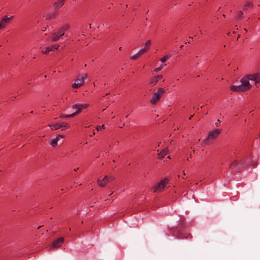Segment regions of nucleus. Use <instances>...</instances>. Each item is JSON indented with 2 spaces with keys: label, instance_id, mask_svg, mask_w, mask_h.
Returning <instances> with one entry per match:
<instances>
[{
  "label": "nucleus",
  "instance_id": "nucleus-26",
  "mask_svg": "<svg viewBox=\"0 0 260 260\" xmlns=\"http://www.w3.org/2000/svg\"><path fill=\"white\" fill-rule=\"evenodd\" d=\"M69 28V26L68 25H65L63 26H62L61 28L59 29H63V32L64 33L65 30H67Z\"/></svg>",
  "mask_w": 260,
  "mask_h": 260
},
{
  "label": "nucleus",
  "instance_id": "nucleus-36",
  "mask_svg": "<svg viewBox=\"0 0 260 260\" xmlns=\"http://www.w3.org/2000/svg\"><path fill=\"white\" fill-rule=\"evenodd\" d=\"M189 39H190L191 40H192V37H189Z\"/></svg>",
  "mask_w": 260,
  "mask_h": 260
},
{
  "label": "nucleus",
  "instance_id": "nucleus-21",
  "mask_svg": "<svg viewBox=\"0 0 260 260\" xmlns=\"http://www.w3.org/2000/svg\"><path fill=\"white\" fill-rule=\"evenodd\" d=\"M171 55L170 54H167L160 59V61L162 62H165L167 59L170 58Z\"/></svg>",
  "mask_w": 260,
  "mask_h": 260
},
{
  "label": "nucleus",
  "instance_id": "nucleus-25",
  "mask_svg": "<svg viewBox=\"0 0 260 260\" xmlns=\"http://www.w3.org/2000/svg\"><path fill=\"white\" fill-rule=\"evenodd\" d=\"M252 7V4L251 3H246V4L244 5V9H246L247 8V7Z\"/></svg>",
  "mask_w": 260,
  "mask_h": 260
},
{
  "label": "nucleus",
  "instance_id": "nucleus-37",
  "mask_svg": "<svg viewBox=\"0 0 260 260\" xmlns=\"http://www.w3.org/2000/svg\"><path fill=\"white\" fill-rule=\"evenodd\" d=\"M192 117V116H189V119H191V118Z\"/></svg>",
  "mask_w": 260,
  "mask_h": 260
},
{
  "label": "nucleus",
  "instance_id": "nucleus-5",
  "mask_svg": "<svg viewBox=\"0 0 260 260\" xmlns=\"http://www.w3.org/2000/svg\"><path fill=\"white\" fill-rule=\"evenodd\" d=\"M89 106L88 104H75L72 107L73 109H76V111L74 112L75 116L80 113L82 110L87 108Z\"/></svg>",
  "mask_w": 260,
  "mask_h": 260
},
{
  "label": "nucleus",
  "instance_id": "nucleus-16",
  "mask_svg": "<svg viewBox=\"0 0 260 260\" xmlns=\"http://www.w3.org/2000/svg\"><path fill=\"white\" fill-rule=\"evenodd\" d=\"M48 126L52 130H56L60 128V125L59 122H54L48 125Z\"/></svg>",
  "mask_w": 260,
  "mask_h": 260
},
{
  "label": "nucleus",
  "instance_id": "nucleus-15",
  "mask_svg": "<svg viewBox=\"0 0 260 260\" xmlns=\"http://www.w3.org/2000/svg\"><path fill=\"white\" fill-rule=\"evenodd\" d=\"M64 241L63 237H60L55 240L52 244V247L54 248H58L61 246V244Z\"/></svg>",
  "mask_w": 260,
  "mask_h": 260
},
{
  "label": "nucleus",
  "instance_id": "nucleus-22",
  "mask_svg": "<svg viewBox=\"0 0 260 260\" xmlns=\"http://www.w3.org/2000/svg\"><path fill=\"white\" fill-rule=\"evenodd\" d=\"M150 45H151V41L148 40L146 42V43L145 44V47H144V48L146 49V50L147 51L149 49Z\"/></svg>",
  "mask_w": 260,
  "mask_h": 260
},
{
  "label": "nucleus",
  "instance_id": "nucleus-14",
  "mask_svg": "<svg viewBox=\"0 0 260 260\" xmlns=\"http://www.w3.org/2000/svg\"><path fill=\"white\" fill-rule=\"evenodd\" d=\"M231 90L236 92H243L245 91L242 84L239 85H232L230 87Z\"/></svg>",
  "mask_w": 260,
  "mask_h": 260
},
{
  "label": "nucleus",
  "instance_id": "nucleus-23",
  "mask_svg": "<svg viewBox=\"0 0 260 260\" xmlns=\"http://www.w3.org/2000/svg\"><path fill=\"white\" fill-rule=\"evenodd\" d=\"M59 123L60 125V128L66 127L67 128H69L70 127L69 124L65 122H61Z\"/></svg>",
  "mask_w": 260,
  "mask_h": 260
},
{
  "label": "nucleus",
  "instance_id": "nucleus-39",
  "mask_svg": "<svg viewBox=\"0 0 260 260\" xmlns=\"http://www.w3.org/2000/svg\"><path fill=\"white\" fill-rule=\"evenodd\" d=\"M200 32L201 34H202V30H200Z\"/></svg>",
  "mask_w": 260,
  "mask_h": 260
},
{
  "label": "nucleus",
  "instance_id": "nucleus-29",
  "mask_svg": "<svg viewBox=\"0 0 260 260\" xmlns=\"http://www.w3.org/2000/svg\"><path fill=\"white\" fill-rule=\"evenodd\" d=\"M139 56V55L138 54V53H136L134 55H133V56H131V58L132 59H136L137 58H138V57Z\"/></svg>",
  "mask_w": 260,
  "mask_h": 260
},
{
  "label": "nucleus",
  "instance_id": "nucleus-33",
  "mask_svg": "<svg viewBox=\"0 0 260 260\" xmlns=\"http://www.w3.org/2000/svg\"><path fill=\"white\" fill-rule=\"evenodd\" d=\"M79 169V168H76L74 169L75 171H77V170Z\"/></svg>",
  "mask_w": 260,
  "mask_h": 260
},
{
  "label": "nucleus",
  "instance_id": "nucleus-40",
  "mask_svg": "<svg viewBox=\"0 0 260 260\" xmlns=\"http://www.w3.org/2000/svg\"><path fill=\"white\" fill-rule=\"evenodd\" d=\"M183 45H181V46H180V48H182V47H183Z\"/></svg>",
  "mask_w": 260,
  "mask_h": 260
},
{
  "label": "nucleus",
  "instance_id": "nucleus-34",
  "mask_svg": "<svg viewBox=\"0 0 260 260\" xmlns=\"http://www.w3.org/2000/svg\"><path fill=\"white\" fill-rule=\"evenodd\" d=\"M119 50L120 51L122 50V47H120L119 48Z\"/></svg>",
  "mask_w": 260,
  "mask_h": 260
},
{
  "label": "nucleus",
  "instance_id": "nucleus-17",
  "mask_svg": "<svg viewBox=\"0 0 260 260\" xmlns=\"http://www.w3.org/2000/svg\"><path fill=\"white\" fill-rule=\"evenodd\" d=\"M66 0H58L54 3V7L55 8H61L64 4Z\"/></svg>",
  "mask_w": 260,
  "mask_h": 260
},
{
  "label": "nucleus",
  "instance_id": "nucleus-9",
  "mask_svg": "<svg viewBox=\"0 0 260 260\" xmlns=\"http://www.w3.org/2000/svg\"><path fill=\"white\" fill-rule=\"evenodd\" d=\"M63 35V30L59 29L57 32H55L53 34L51 37V41L53 42L56 41L60 38V37L62 36Z\"/></svg>",
  "mask_w": 260,
  "mask_h": 260
},
{
  "label": "nucleus",
  "instance_id": "nucleus-6",
  "mask_svg": "<svg viewBox=\"0 0 260 260\" xmlns=\"http://www.w3.org/2000/svg\"><path fill=\"white\" fill-rule=\"evenodd\" d=\"M64 138V136L62 135H58L56 136V138L53 139L51 142L50 145L52 147H54L56 146L59 143L60 145H61L63 142V139Z\"/></svg>",
  "mask_w": 260,
  "mask_h": 260
},
{
  "label": "nucleus",
  "instance_id": "nucleus-18",
  "mask_svg": "<svg viewBox=\"0 0 260 260\" xmlns=\"http://www.w3.org/2000/svg\"><path fill=\"white\" fill-rule=\"evenodd\" d=\"M238 162H237L236 160H234V161H233L231 163V164L230 165V168L232 170H233L234 171H239V169L238 168Z\"/></svg>",
  "mask_w": 260,
  "mask_h": 260
},
{
  "label": "nucleus",
  "instance_id": "nucleus-20",
  "mask_svg": "<svg viewBox=\"0 0 260 260\" xmlns=\"http://www.w3.org/2000/svg\"><path fill=\"white\" fill-rule=\"evenodd\" d=\"M168 150L167 149H164L162 150L159 154V157L160 158H164L167 154Z\"/></svg>",
  "mask_w": 260,
  "mask_h": 260
},
{
  "label": "nucleus",
  "instance_id": "nucleus-4",
  "mask_svg": "<svg viewBox=\"0 0 260 260\" xmlns=\"http://www.w3.org/2000/svg\"><path fill=\"white\" fill-rule=\"evenodd\" d=\"M168 179L166 178L162 179L154 187V192L161 191L168 183Z\"/></svg>",
  "mask_w": 260,
  "mask_h": 260
},
{
  "label": "nucleus",
  "instance_id": "nucleus-8",
  "mask_svg": "<svg viewBox=\"0 0 260 260\" xmlns=\"http://www.w3.org/2000/svg\"><path fill=\"white\" fill-rule=\"evenodd\" d=\"M114 178L113 177H109L108 176H106L102 180L98 181V184L100 186L104 187L105 186L107 183L109 181H112Z\"/></svg>",
  "mask_w": 260,
  "mask_h": 260
},
{
  "label": "nucleus",
  "instance_id": "nucleus-7",
  "mask_svg": "<svg viewBox=\"0 0 260 260\" xmlns=\"http://www.w3.org/2000/svg\"><path fill=\"white\" fill-rule=\"evenodd\" d=\"M14 16L8 17V16L5 15L3 17L0 21V29L4 28L7 24L10 23V20L13 18Z\"/></svg>",
  "mask_w": 260,
  "mask_h": 260
},
{
  "label": "nucleus",
  "instance_id": "nucleus-12",
  "mask_svg": "<svg viewBox=\"0 0 260 260\" xmlns=\"http://www.w3.org/2000/svg\"><path fill=\"white\" fill-rule=\"evenodd\" d=\"M162 78V75H157L152 77L149 81V84L151 86L156 85L158 81Z\"/></svg>",
  "mask_w": 260,
  "mask_h": 260
},
{
  "label": "nucleus",
  "instance_id": "nucleus-30",
  "mask_svg": "<svg viewBox=\"0 0 260 260\" xmlns=\"http://www.w3.org/2000/svg\"><path fill=\"white\" fill-rule=\"evenodd\" d=\"M243 13L242 11H240L239 13L237 14V17L238 18H240L242 17Z\"/></svg>",
  "mask_w": 260,
  "mask_h": 260
},
{
  "label": "nucleus",
  "instance_id": "nucleus-11",
  "mask_svg": "<svg viewBox=\"0 0 260 260\" xmlns=\"http://www.w3.org/2000/svg\"><path fill=\"white\" fill-rule=\"evenodd\" d=\"M220 132L221 130L219 129H215L211 131L208 135L209 139H214L216 138L219 136Z\"/></svg>",
  "mask_w": 260,
  "mask_h": 260
},
{
  "label": "nucleus",
  "instance_id": "nucleus-32",
  "mask_svg": "<svg viewBox=\"0 0 260 260\" xmlns=\"http://www.w3.org/2000/svg\"><path fill=\"white\" fill-rule=\"evenodd\" d=\"M94 134H95V133L93 132L92 134H91L90 135H89V136L91 137H92Z\"/></svg>",
  "mask_w": 260,
  "mask_h": 260
},
{
  "label": "nucleus",
  "instance_id": "nucleus-31",
  "mask_svg": "<svg viewBox=\"0 0 260 260\" xmlns=\"http://www.w3.org/2000/svg\"><path fill=\"white\" fill-rule=\"evenodd\" d=\"M220 123L219 120H218L217 122H216L215 124L216 126H218L219 123Z\"/></svg>",
  "mask_w": 260,
  "mask_h": 260
},
{
  "label": "nucleus",
  "instance_id": "nucleus-3",
  "mask_svg": "<svg viewBox=\"0 0 260 260\" xmlns=\"http://www.w3.org/2000/svg\"><path fill=\"white\" fill-rule=\"evenodd\" d=\"M252 75V74H250L246 76L245 77H243L241 80V83L242 85V86L244 88V89H245V91L249 89L251 87L250 84L249 83L250 81H253L254 79H252L250 76Z\"/></svg>",
  "mask_w": 260,
  "mask_h": 260
},
{
  "label": "nucleus",
  "instance_id": "nucleus-24",
  "mask_svg": "<svg viewBox=\"0 0 260 260\" xmlns=\"http://www.w3.org/2000/svg\"><path fill=\"white\" fill-rule=\"evenodd\" d=\"M147 51L146 49L143 48L141 49H140L139 52H138L139 56H141V55L143 54L144 53H145Z\"/></svg>",
  "mask_w": 260,
  "mask_h": 260
},
{
  "label": "nucleus",
  "instance_id": "nucleus-27",
  "mask_svg": "<svg viewBox=\"0 0 260 260\" xmlns=\"http://www.w3.org/2000/svg\"><path fill=\"white\" fill-rule=\"evenodd\" d=\"M96 128L98 131H101L102 129L105 128V125L103 124L101 126H98Z\"/></svg>",
  "mask_w": 260,
  "mask_h": 260
},
{
  "label": "nucleus",
  "instance_id": "nucleus-35",
  "mask_svg": "<svg viewBox=\"0 0 260 260\" xmlns=\"http://www.w3.org/2000/svg\"><path fill=\"white\" fill-rule=\"evenodd\" d=\"M188 43H191V40H189V41H188Z\"/></svg>",
  "mask_w": 260,
  "mask_h": 260
},
{
  "label": "nucleus",
  "instance_id": "nucleus-1",
  "mask_svg": "<svg viewBox=\"0 0 260 260\" xmlns=\"http://www.w3.org/2000/svg\"><path fill=\"white\" fill-rule=\"evenodd\" d=\"M165 92V90L162 88H159L156 92L153 93L151 99L150 101L152 104H156Z\"/></svg>",
  "mask_w": 260,
  "mask_h": 260
},
{
  "label": "nucleus",
  "instance_id": "nucleus-38",
  "mask_svg": "<svg viewBox=\"0 0 260 260\" xmlns=\"http://www.w3.org/2000/svg\"><path fill=\"white\" fill-rule=\"evenodd\" d=\"M47 18H51V17H49L48 16H47Z\"/></svg>",
  "mask_w": 260,
  "mask_h": 260
},
{
  "label": "nucleus",
  "instance_id": "nucleus-13",
  "mask_svg": "<svg viewBox=\"0 0 260 260\" xmlns=\"http://www.w3.org/2000/svg\"><path fill=\"white\" fill-rule=\"evenodd\" d=\"M59 45L57 44L53 45L51 46L47 47L44 50H42V52L44 54H47L51 51L58 49Z\"/></svg>",
  "mask_w": 260,
  "mask_h": 260
},
{
  "label": "nucleus",
  "instance_id": "nucleus-2",
  "mask_svg": "<svg viewBox=\"0 0 260 260\" xmlns=\"http://www.w3.org/2000/svg\"><path fill=\"white\" fill-rule=\"evenodd\" d=\"M87 78V75L86 74H81L79 75L74 83L72 85L73 88H78L80 86L84 84L85 80Z\"/></svg>",
  "mask_w": 260,
  "mask_h": 260
},
{
  "label": "nucleus",
  "instance_id": "nucleus-28",
  "mask_svg": "<svg viewBox=\"0 0 260 260\" xmlns=\"http://www.w3.org/2000/svg\"><path fill=\"white\" fill-rule=\"evenodd\" d=\"M163 67H164V65H161L160 67L155 69L154 71L156 72H157L160 71L162 69Z\"/></svg>",
  "mask_w": 260,
  "mask_h": 260
},
{
  "label": "nucleus",
  "instance_id": "nucleus-41",
  "mask_svg": "<svg viewBox=\"0 0 260 260\" xmlns=\"http://www.w3.org/2000/svg\"><path fill=\"white\" fill-rule=\"evenodd\" d=\"M244 30H245V31H247V30H246V29H245V28L244 29Z\"/></svg>",
  "mask_w": 260,
  "mask_h": 260
},
{
  "label": "nucleus",
  "instance_id": "nucleus-19",
  "mask_svg": "<svg viewBox=\"0 0 260 260\" xmlns=\"http://www.w3.org/2000/svg\"><path fill=\"white\" fill-rule=\"evenodd\" d=\"M75 116V114L74 113H73L71 114H61L60 115L59 117L61 118H71Z\"/></svg>",
  "mask_w": 260,
  "mask_h": 260
},
{
  "label": "nucleus",
  "instance_id": "nucleus-10",
  "mask_svg": "<svg viewBox=\"0 0 260 260\" xmlns=\"http://www.w3.org/2000/svg\"><path fill=\"white\" fill-rule=\"evenodd\" d=\"M250 77L252 79H254V82L255 86L258 87L260 86V74H253Z\"/></svg>",
  "mask_w": 260,
  "mask_h": 260
}]
</instances>
